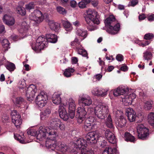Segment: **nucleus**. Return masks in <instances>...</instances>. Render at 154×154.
I'll return each mask as SVG.
<instances>
[{
  "label": "nucleus",
  "mask_w": 154,
  "mask_h": 154,
  "mask_svg": "<svg viewBox=\"0 0 154 154\" xmlns=\"http://www.w3.org/2000/svg\"><path fill=\"white\" fill-rule=\"evenodd\" d=\"M81 154H94V152L92 150L87 148L86 147L82 148Z\"/></svg>",
  "instance_id": "nucleus-40"
},
{
  "label": "nucleus",
  "mask_w": 154,
  "mask_h": 154,
  "mask_svg": "<svg viewBox=\"0 0 154 154\" xmlns=\"http://www.w3.org/2000/svg\"><path fill=\"white\" fill-rule=\"evenodd\" d=\"M15 125V126H16L17 128H18L22 124V120L21 119H18V120L15 121V122H13Z\"/></svg>",
  "instance_id": "nucleus-56"
},
{
  "label": "nucleus",
  "mask_w": 154,
  "mask_h": 154,
  "mask_svg": "<svg viewBox=\"0 0 154 154\" xmlns=\"http://www.w3.org/2000/svg\"><path fill=\"white\" fill-rule=\"evenodd\" d=\"M137 131L138 133V137H141L142 136V131L144 130V131L146 132L147 131V128L145 127L142 124H138L137 125Z\"/></svg>",
  "instance_id": "nucleus-26"
},
{
  "label": "nucleus",
  "mask_w": 154,
  "mask_h": 154,
  "mask_svg": "<svg viewBox=\"0 0 154 154\" xmlns=\"http://www.w3.org/2000/svg\"><path fill=\"white\" fill-rule=\"evenodd\" d=\"M29 27L25 22H24L22 23V28L20 30V32L22 33L24 32V33H25L29 29Z\"/></svg>",
  "instance_id": "nucleus-41"
},
{
  "label": "nucleus",
  "mask_w": 154,
  "mask_h": 154,
  "mask_svg": "<svg viewBox=\"0 0 154 154\" xmlns=\"http://www.w3.org/2000/svg\"><path fill=\"white\" fill-rule=\"evenodd\" d=\"M126 122V119L122 116L117 118L116 123L117 126L122 128L125 125Z\"/></svg>",
  "instance_id": "nucleus-24"
},
{
  "label": "nucleus",
  "mask_w": 154,
  "mask_h": 154,
  "mask_svg": "<svg viewBox=\"0 0 154 154\" xmlns=\"http://www.w3.org/2000/svg\"><path fill=\"white\" fill-rule=\"evenodd\" d=\"M62 22L66 31H70L72 30V27L70 23L68 21L62 20Z\"/></svg>",
  "instance_id": "nucleus-34"
},
{
  "label": "nucleus",
  "mask_w": 154,
  "mask_h": 154,
  "mask_svg": "<svg viewBox=\"0 0 154 154\" xmlns=\"http://www.w3.org/2000/svg\"><path fill=\"white\" fill-rule=\"evenodd\" d=\"M6 67L10 71H13L15 69V66L14 64L12 63H9L6 65Z\"/></svg>",
  "instance_id": "nucleus-49"
},
{
  "label": "nucleus",
  "mask_w": 154,
  "mask_h": 154,
  "mask_svg": "<svg viewBox=\"0 0 154 154\" xmlns=\"http://www.w3.org/2000/svg\"><path fill=\"white\" fill-rule=\"evenodd\" d=\"M143 54L144 59L145 60H148L151 59L152 58V54L150 52L146 51L143 53Z\"/></svg>",
  "instance_id": "nucleus-42"
},
{
  "label": "nucleus",
  "mask_w": 154,
  "mask_h": 154,
  "mask_svg": "<svg viewBox=\"0 0 154 154\" xmlns=\"http://www.w3.org/2000/svg\"><path fill=\"white\" fill-rule=\"evenodd\" d=\"M113 114L118 118L119 117V116H122L123 115V113L122 111L117 110L115 108L113 109Z\"/></svg>",
  "instance_id": "nucleus-47"
},
{
  "label": "nucleus",
  "mask_w": 154,
  "mask_h": 154,
  "mask_svg": "<svg viewBox=\"0 0 154 154\" xmlns=\"http://www.w3.org/2000/svg\"><path fill=\"white\" fill-rule=\"evenodd\" d=\"M103 154H117V150L111 147L106 148L103 151Z\"/></svg>",
  "instance_id": "nucleus-35"
},
{
  "label": "nucleus",
  "mask_w": 154,
  "mask_h": 154,
  "mask_svg": "<svg viewBox=\"0 0 154 154\" xmlns=\"http://www.w3.org/2000/svg\"><path fill=\"white\" fill-rule=\"evenodd\" d=\"M11 115L12 122H15L18 119H21V116L16 110L12 111Z\"/></svg>",
  "instance_id": "nucleus-27"
},
{
  "label": "nucleus",
  "mask_w": 154,
  "mask_h": 154,
  "mask_svg": "<svg viewBox=\"0 0 154 154\" xmlns=\"http://www.w3.org/2000/svg\"><path fill=\"white\" fill-rule=\"evenodd\" d=\"M68 105V112L69 117L71 119H73L75 116V101L72 98L69 99L67 103L66 104L63 103V105L65 106L66 105Z\"/></svg>",
  "instance_id": "nucleus-8"
},
{
  "label": "nucleus",
  "mask_w": 154,
  "mask_h": 154,
  "mask_svg": "<svg viewBox=\"0 0 154 154\" xmlns=\"http://www.w3.org/2000/svg\"><path fill=\"white\" fill-rule=\"evenodd\" d=\"M91 3L94 6L96 7L98 5V0H91Z\"/></svg>",
  "instance_id": "nucleus-60"
},
{
  "label": "nucleus",
  "mask_w": 154,
  "mask_h": 154,
  "mask_svg": "<svg viewBox=\"0 0 154 154\" xmlns=\"http://www.w3.org/2000/svg\"><path fill=\"white\" fill-rule=\"evenodd\" d=\"M48 23L50 28L57 32L58 31L60 28V25L57 22H54L53 20H49Z\"/></svg>",
  "instance_id": "nucleus-23"
},
{
  "label": "nucleus",
  "mask_w": 154,
  "mask_h": 154,
  "mask_svg": "<svg viewBox=\"0 0 154 154\" xmlns=\"http://www.w3.org/2000/svg\"><path fill=\"white\" fill-rule=\"evenodd\" d=\"M14 138L15 139L21 143H26V141L25 140V137L23 134L21 136L18 135L17 134H14Z\"/></svg>",
  "instance_id": "nucleus-33"
},
{
  "label": "nucleus",
  "mask_w": 154,
  "mask_h": 154,
  "mask_svg": "<svg viewBox=\"0 0 154 154\" xmlns=\"http://www.w3.org/2000/svg\"><path fill=\"white\" fill-rule=\"evenodd\" d=\"M115 20L116 19L112 15H111L105 20V23L106 25L109 27L110 26L113 25L115 23Z\"/></svg>",
  "instance_id": "nucleus-25"
},
{
  "label": "nucleus",
  "mask_w": 154,
  "mask_h": 154,
  "mask_svg": "<svg viewBox=\"0 0 154 154\" xmlns=\"http://www.w3.org/2000/svg\"><path fill=\"white\" fill-rule=\"evenodd\" d=\"M128 89L124 86H119L113 91V94L115 96L120 95H125L127 94Z\"/></svg>",
  "instance_id": "nucleus-16"
},
{
  "label": "nucleus",
  "mask_w": 154,
  "mask_h": 154,
  "mask_svg": "<svg viewBox=\"0 0 154 154\" xmlns=\"http://www.w3.org/2000/svg\"><path fill=\"white\" fill-rule=\"evenodd\" d=\"M58 112L60 117L64 121H67L69 118L68 113L63 106L61 104L59 106Z\"/></svg>",
  "instance_id": "nucleus-17"
},
{
  "label": "nucleus",
  "mask_w": 154,
  "mask_h": 154,
  "mask_svg": "<svg viewBox=\"0 0 154 154\" xmlns=\"http://www.w3.org/2000/svg\"><path fill=\"white\" fill-rule=\"evenodd\" d=\"M91 1V0H82L78 3L79 8L82 9L86 8V5L90 3Z\"/></svg>",
  "instance_id": "nucleus-38"
},
{
  "label": "nucleus",
  "mask_w": 154,
  "mask_h": 154,
  "mask_svg": "<svg viewBox=\"0 0 154 154\" xmlns=\"http://www.w3.org/2000/svg\"><path fill=\"white\" fill-rule=\"evenodd\" d=\"M34 5L33 2H31L29 4L26 5V8L27 10H30L34 8Z\"/></svg>",
  "instance_id": "nucleus-53"
},
{
  "label": "nucleus",
  "mask_w": 154,
  "mask_h": 154,
  "mask_svg": "<svg viewBox=\"0 0 154 154\" xmlns=\"http://www.w3.org/2000/svg\"><path fill=\"white\" fill-rule=\"evenodd\" d=\"M124 138L125 140L127 141L134 142L135 141V138L134 137L129 133L128 132L125 133Z\"/></svg>",
  "instance_id": "nucleus-31"
},
{
  "label": "nucleus",
  "mask_w": 154,
  "mask_h": 154,
  "mask_svg": "<svg viewBox=\"0 0 154 154\" xmlns=\"http://www.w3.org/2000/svg\"><path fill=\"white\" fill-rule=\"evenodd\" d=\"M9 42L6 39H4L2 42V45L5 48V51L8 50L9 47Z\"/></svg>",
  "instance_id": "nucleus-44"
},
{
  "label": "nucleus",
  "mask_w": 154,
  "mask_h": 154,
  "mask_svg": "<svg viewBox=\"0 0 154 154\" xmlns=\"http://www.w3.org/2000/svg\"><path fill=\"white\" fill-rule=\"evenodd\" d=\"M94 119L92 117H89L85 119L83 123L84 124L83 128L85 130L89 131L92 130V125H93V123L94 122Z\"/></svg>",
  "instance_id": "nucleus-15"
},
{
  "label": "nucleus",
  "mask_w": 154,
  "mask_h": 154,
  "mask_svg": "<svg viewBox=\"0 0 154 154\" xmlns=\"http://www.w3.org/2000/svg\"><path fill=\"white\" fill-rule=\"evenodd\" d=\"M48 100V97L46 93L41 92L36 97L35 102L40 107H43L46 104Z\"/></svg>",
  "instance_id": "nucleus-5"
},
{
  "label": "nucleus",
  "mask_w": 154,
  "mask_h": 154,
  "mask_svg": "<svg viewBox=\"0 0 154 154\" xmlns=\"http://www.w3.org/2000/svg\"><path fill=\"white\" fill-rule=\"evenodd\" d=\"M143 103V109L146 110H149L152 109L153 104V102L152 100H149L145 101Z\"/></svg>",
  "instance_id": "nucleus-29"
},
{
  "label": "nucleus",
  "mask_w": 154,
  "mask_h": 154,
  "mask_svg": "<svg viewBox=\"0 0 154 154\" xmlns=\"http://www.w3.org/2000/svg\"><path fill=\"white\" fill-rule=\"evenodd\" d=\"M5 27L2 25H0V33L5 32Z\"/></svg>",
  "instance_id": "nucleus-63"
},
{
  "label": "nucleus",
  "mask_w": 154,
  "mask_h": 154,
  "mask_svg": "<svg viewBox=\"0 0 154 154\" xmlns=\"http://www.w3.org/2000/svg\"><path fill=\"white\" fill-rule=\"evenodd\" d=\"M10 38L11 39L14 41H16L18 39L17 36L14 35H12L11 36Z\"/></svg>",
  "instance_id": "nucleus-64"
},
{
  "label": "nucleus",
  "mask_w": 154,
  "mask_h": 154,
  "mask_svg": "<svg viewBox=\"0 0 154 154\" xmlns=\"http://www.w3.org/2000/svg\"><path fill=\"white\" fill-rule=\"evenodd\" d=\"M77 58L75 57H72V64H75L78 62Z\"/></svg>",
  "instance_id": "nucleus-61"
},
{
  "label": "nucleus",
  "mask_w": 154,
  "mask_h": 154,
  "mask_svg": "<svg viewBox=\"0 0 154 154\" xmlns=\"http://www.w3.org/2000/svg\"><path fill=\"white\" fill-rule=\"evenodd\" d=\"M120 29V24L119 23H118L113 26L112 25L109 27L107 29V31L109 33L114 35L117 34Z\"/></svg>",
  "instance_id": "nucleus-22"
},
{
  "label": "nucleus",
  "mask_w": 154,
  "mask_h": 154,
  "mask_svg": "<svg viewBox=\"0 0 154 154\" xmlns=\"http://www.w3.org/2000/svg\"><path fill=\"white\" fill-rule=\"evenodd\" d=\"M57 10L60 14L64 15L66 13L65 9L61 6H58L57 7Z\"/></svg>",
  "instance_id": "nucleus-50"
},
{
  "label": "nucleus",
  "mask_w": 154,
  "mask_h": 154,
  "mask_svg": "<svg viewBox=\"0 0 154 154\" xmlns=\"http://www.w3.org/2000/svg\"><path fill=\"white\" fill-rule=\"evenodd\" d=\"M148 120L149 123L154 127V112H151L149 114Z\"/></svg>",
  "instance_id": "nucleus-36"
},
{
  "label": "nucleus",
  "mask_w": 154,
  "mask_h": 154,
  "mask_svg": "<svg viewBox=\"0 0 154 154\" xmlns=\"http://www.w3.org/2000/svg\"><path fill=\"white\" fill-rule=\"evenodd\" d=\"M36 90V87L33 85H31L28 88L26 96L29 101H31L34 99Z\"/></svg>",
  "instance_id": "nucleus-10"
},
{
  "label": "nucleus",
  "mask_w": 154,
  "mask_h": 154,
  "mask_svg": "<svg viewBox=\"0 0 154 154\" xmlns=\"http://www.w3.org/2000/svg\"><path fill=\"white\" fill-rule=\"evenodd\" d=\"M154 37V35L152 33H148L144 36V38L147 40H150Z\"/></svg>",
  "instance_id": "nucleus-51"
},
{
  "label": "nucleus",
  "mask_w": 154,
  "mask_h": 154,
  "mask_svg": "<svg viewBox=\"0 0 154 154\" xmlns=\"http://www.w3.org/2000/svg\"><path fill=\"white\" fill-rule=\"evenodd\" d=\"M105 136L110 143H114L116 142V139L114 134L109 130L105 131Z\"/></svg>",
  "instance_id": "nucleus-21"
},
{
  "label": "nucleus",
  "mask_w": 154,
  "mask_h": 154,
  "mask_svg": "<svg viewBox=\"0 0 154 154\" xmlns=\"http://www.w3.org/2000/svg\"><path fill=\"white\" fill-rule=\"evenodd\" d=\"M147 18L149 21H152L154 20V14H149L147 17Z\"/></svg>",
  "instance_id": "nucleus-55"
},
{
  "label": "nucleus",
  "mask_w": 154,
  "mask_h": 154,
  "mask_svg": "<svg viewBox=\"0 0 154 154\" xmlns=\"http://www.w3.org/2000/svg\"><path fill=\"white\" fill-rule=\"evenodd\" d=\"M52 101L55 104L58 105L61 103V99L60 94H54L52 97Z\"/></svg>",
  "instance_id": "nucleus-28"
},
{
  "label": "nucleus",
  "mask_w": 154,
  "mask_h": 154,
  "mask_svg": "<svg viewBox=\"0 0 154 154\" xmlns=\"http://www.w3.org/2000/svg\"><path fill=\"white\" fill-rule=\"evenodd\" d=\"M46 39L42 36H39L36 41V42L32 45V49L37 52H39L46 47L48 42L55 43L57 41V35L54 34H47L46 35Z\"/></svg>",
  "instance_id": "nucleus-2"
},
{
  "label": "nucleus",
  "mask_w": 154,
  "mask_h": 154,
  "mask_svg": "<svg viewBox=\"0 0 154 154\" xmlns=\"http://www.w3.org/2000/svg\"><path fill=\"white\" fill-rule=\"evenodd\" d=\"M23 99L21 97H17L15 99V100L14 101V103L18 106H20V105H21L23 103Z\"/></svg>",
  "instance_id": "nucleus-46"
},
{
  "label": "nucleus",
  "mask_w": 154,
  "mask_h": 154,
  "mask_svg": "<svg viewBox=\"0 0 154 154\" xmlns=\"http://www.w3.org/2000/svg\"><path fill=\"white\" fill-rule=\"evenodd\" d=\"M136 97V95L135 94L132 93L129 95H125L122 96V102L125 105L128 106L131 104L132 100L134 99Z\"/></svg>",
  "instance_id": "nucleus-13"
},
{
  "label": "nucleus",
  "mask_w": 154,
  "mask_h": 154,
  "mask_svg": "<svg viewBox=\"0 0 154 154\" xmlns=\"http://www.w3.org/2000/svg\"><path fill=\"white\" fill-rule=\"evenodd\" d=\"M51 112V111L49 109L47 108L41 113V119L42 120L45 119L46 117H48V115Z\"/></svg>",
  "instance_id": "nucleus-39"
},
{
  "label": "nucleus",
  "mask_w": 154,
  "mask_h": 154,
  "mask_svg": "<svg viewBox=\"0 0 154 154\" xmlns=\"http://www.w3.org/2000/svg\"><path fill=\"white\" fill-rule=\"evenodd\" d=\"M3 22L8 26H12L15 23L14 18L9 14L5 15L3 18Z\"/></svg>",
  "instance_id": "nucleus-20"
},
{
  "label": "nucleus",
  "mask_w": 154,
  "mask_h": 154,
  "mask_svg": "<svg viewBox=\"0 0 154 154\" xmlns=\"http://www.w3.org/2000/svg\"><path fill=\"white\" fill-rule=\"evenodd\" d=\"M48 124L50 126L48 127H40L37 135L38 138L40 140L46 138V146L47 147L49 146V140L54 141L57 137V132L55 130L60 128L61 130L63 131L65 128L64 125L57 118L51 119Z\"/></svg>",
  "instance_id": "nucleus-1"
},
{
  "label": "nucleus",
  "mask_w": 154,
  "mask_h": 154,
  "mask_svg": "<svg viewBox=\"0 0 154 154\" xmlns=\"http://www.w3.org/2000/svg\"><path fill=\"white\" fill-rule=\"evenodd\" d=\"M29 18L34 22L35 24H38L43 20L44 16L41 11L36 10L30 14L29 16Z\"/></svg>",
  "instance_id": "nucleus-7"
},
{
  "label": "nucleus",
  "mask_w": 154,
  "mask_h": 154,
  "mask_svg": "<svg viewBox=\"0 0 154 154\" xmlns=\"http://www.w3.org/2000/svg\"><path fill=\"white\" fill-rule=\"evenodd\" d=\"M97 12L94 10L89 9L86 11L85 17V20L88 24L87 29L92 31L95 29V24L99 23L100 21L97 17Z\"/></svg>",
  "instance_id": "nucleus-3"
},
{
  "label": "nucleus",
  "mask_w": 154,
  "mask_h": 154,
  "mask_svg": "<svg viewBox=\"0 0 154 154\" xmlns=\"http://www.w3.org/2000/svg\"><path fill=\"white\" fill-rule=\"evenodd\" d=\"M77 112L79 115L78 122L79 124L82 123L86 118L87 113L84 107H79L77 109Z\"/></svg>",
  "instance_id": "nucleus-12"
},
{
  "label": "nucleus",
  "mask_w": 154,
  "mask_h": 154,
  "mask_svg": "<svg viewBox=\"0 0 154 154\" xmlns=\"http://www.w3.org/2000/svg\"><path fill=\"white\" fill-rule=\"evenodd\" d=\"M106 126L109 128H112L113 127L112 120L110 114L108 115L106 121Z\"/></svg>",
  "instance_id": "nucleus-43"
},
{
  "label": "nucleus",
  "mask_w": 154,
  "mask_h": 154,
  "mask_svg": "<svg viewBox=\"0 0 154 154\" xmlns=\"http://www.w3.org/2000/svg\"><path fill=\"white\" fill-rule=\"evenodd\" d=\"M75 71V69L72 68H69L66 69L64 72V75L66 77H69L71 76L72 74Z\"/></svg>",
  "instance_id": "nucleus-37"
},
{
  "label": "nucleus",
  "mask_w": 154,
  "mask_h": 154,
  "mask_svg": "<svg viewBox=\"0 0 154 154\" xmlns=\"http://www.w3.org/2000/svg\"><path fill=\"white\" fill-rule=\"evenodd\" d=\"M144 130L142 131V136L141 137H138V138L139 139H142V140H145L146 139V138L149 135V130L147 128V131H146V132Z\"/></svg>",
  "instance_id": "nucleus-48"
},
{
  "label": "nucleus",
  "mask_w": 154,
  "mask_h": 154,
  "mask_svg": "<svg viewBox=\"0 0 154 154\" xmlns=\"http://www.w3.org/2000/svg\"><path fill=\"white\" fill-rule=\"evenodd\" d=\"M92 103L91 97L88 95L83 94L79 96L78 103L82 107L90 106Z\"/></svg>",
  "instance_id": "nucleus-6"
},
{
  "label": "nucleus",
  "mask_w": 154,
  "mask_h": 154,
  "mask_svg": "<svg viewBox=\"0 0 154 154\" xmlns=\"http://www.w3.org/2000/svg\"><path fill=\"white\" fill-rule=\"evenodd\" d=\"M150 43V42L147 41H146L144 42H142L140 41H138V42L137 43L140 46H142L143 47H144L146 45H148Z\"/></svg>",
  "instance_id": "nucleus-54"
},
{
  "label": "nucleus",
  "mask_w": 154,
  "mask_h": 154,
  "mask_svg": "<svg viewBox=\"0 0 154 154\" xmlns=\"http://www.w3.org/2000/svg\"><path fill=\"white\" fill-rule=\"evenodd\" d=\"M109 112L108 106L104 104H99L94 107V113L97 118L104 119Z\"/></svg>",
  "instance_id": "nucleus-4"
},
{
  "label": "nucleus",
  "mask_w": 154,
  "mask_h": 154,
  "mask_svg": "<svg viewBox=\"0 0 154 154\" xmlns=\"http://www.w3.org/2000/svg\"><path fill=\"white\" fill-rule=\"evenodd\" d=\"M116 59L119 61H122L123 60V57L121 54H119L116 56Z\"/></svg>",
  "instance_id": "nucleus-57"
},
{
  "label": "nucleus",
  "mask_w": 154,
  "mask_h": 154,
  "mask_svg": "<svg viewBox=\"0 0 154 154\" xmlns=\"http://www.w3.org/2000/svg\"><path fill=\"white\" fill-rule=\"evenodd\" d=\"M17 12L21 15H24L26 14V11L25 8L20 6H18L17 8Z\"/></svg>",
  "instance_id": "nucleus-45"
},
{
  "label": "nucleus",
  "mask_w": 154,
  "mask_h": 154,
  "mask_svg": "<svg viewBox=\"0 0 154 154\" xmlns=\"http://www.w3.org/2000/svg\"><path fill=\"white\" fill-rule=\"evenodd\" d=\"M126 114L130 122H133L135 121L136 117V113L131 108H127L126 109Z\"/></svg>",
  "instance_id": "nucleus-19"
},
{
  "label": "nucleus",
  "mask_w": 154,
  "mask_h": 154,
  "mask_svg": "<svg viewBox=\"0 0 154 154\" xmlns=\"http://www.w3.org/2000/svg\"><path fill=\"white\" fill-rule=\"evenodd\" d=\"M9 119L8 116L7 115H4L2 117V120L3 122H6Z\"/></svg>",
  "instance_id": "nucleus-58"
},
{
  "label": "nucleus",
  "mask_w": 154,
  "mask_h": 154,
  "mask_svg": "<svg viewBox=\"0 0 154 154\" xmlns=\"http://www.w3.org/2000/svg\"><path fill=\"white\" fill-rule=\"evenodd\" d=\"M80 44V42H79V40L77 38H75L74 40L71 43L72 46L76 47L77 49L78 50V53L79 54L85 57H87L88 54L87 51L85 50L82 48L81 47H78Z\"/></svg>",
  "instance_id": "nucleus-14"
},
{
  "label": "nucleus",
  "mask_w": 154,
  "mask_h": 154,
  "mask_svg": "<svg viewBox=\"0 0 154 154\" xmlns=\"http://www.w3.org/2000/svg\"><path fill=\"white\" fill-rule=\"evenodd\" d=\"M70 4L72 8H75L77 5L76 2L74 0L71 1Z\"/></svg>",
  "instance_id": "nucleus-59"
},
{
  "label": "nucleus",
  "mask_w": 154,
  "mask_h": 154,
  "mask_svg": "<svg viewBox=\"0 0 154 154\" xmlns=\"http://www.w3.org/2000/svg\"><path fill=\"white\" fill-rule=\"evenodd\" d=\"M77 35L83 38L81 40L85 39L87 35V31L83 29H78L76 32Z\"/></svg>",
  "instance_id": "nucleus-30"
},
{
  "label": "nucleus",
  "mask_w": 154,
  "mask_h": 154,
  "mask_svg": "<svg viewBox=\"0 0 154 154\" xmlns=\"http://www.w3.org/2000/svg\"><path fill=\"white\" fill-rule=\"evenodd\" d=\"M74 146L76 149L79 148L82 149V148H85L87 146L86 141L82 138L78 139L74 143Z\"/></svg>",
  "instance_id": "nucleus-18"
},
{
  "label": "nucleus",
  "mask_w": 154,
  "mask_h": 154,
  "mask_svg": "<svg viewBox=\"0 0 154 154\" xmlns=\"http://www.w3.org/2000/svg\"><path fill=\"white\" fill-rule=\"evenodd\" d=\"M146 17L145 14H142L139 16V19L140 20H144Z\"/></svg>",
  "instance_id": "nucleus-62"
},
{
  "label": "nucleus",
  "mask_w": 154,
  "mask_h": 154,
  "mask_svg": "<svg viewBox=\"0 0 154 154\" xmlns=\"http://www.w3.org/2000/svg\"><path fill=\"white\" fill-rule=\"evenodd\" d=\"M138 3V0H132L128 4V6L134 7Z\"/></svg>",
  "instance_id": "nucleus-52"
},
{
  "label": "nucleus",
  "mask_w": 154,
  "mask_h": 154,
  "mask_svg": "<svg viewBox=\"0 0 154 154\" xmlns=\"http://www.w3.org/2000/svg\"><path fill=\"white\" fill-rule=\"evenodd\" d=\"M99 134L96 131L89 132L86 135V138L88 142L91 143H95L97 142L100 137Z\"/></svg>",
  "instance_id": "nucleus-9"
},
{
  "label": "nucleus",
  "mask_w": 154,
  "mask_h": 154,
  "mask_svg": "<svg viewBox=\"0 0 154 154\" xmlns=\"http://www.w3.org/2000/svg\"><path fill=\"white\" fill-rule=\"evenodd\" d=\"M39 130L38 131H36L34 129H28L27 130V133L28 135H30L32 136H36L37 139L39 141H42L43 140L45 139L46 141V138H44L42 140H40L37 137V135L38 134V133L39 132Z\"/></svg>",
  "instance_id": "nucleus-32"
},
{
  "label": "nucleus",
  "mask_w": 154,
  "mask_h": 154,
  "mask_svg": "<svg viewBox=\"0 0 154 154\" xmlns=\"http://www.w3.org/2000/svg\"><path fill=\"white\" fill-rule=\"evenodd\" d=\"M109 90L108 88H95L92 90L91 93L93 95L103 97L107 95V92Z\"/></svg>",
  "instance_id": "nucleus-11"
}]
</instances>
